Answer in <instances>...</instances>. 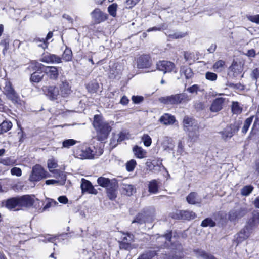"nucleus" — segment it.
<instances>
[{"label": "nucleus", "instance_id": "f257e3e1", "mask_svg": "<svg viewBox=\"0 0 259 259\" xmlns=\"http://www.w3.org/2000/svg\"><path fill=\"white\" fill-rule=\"evenodd\" d=\"M93 125L96 130L97 137L100 141L106 139L111 131V127L109 123L103 119L102 116L99 115L94 116Z\"/></svg>", "mask_w": 259, "mask_h": 259}, {"label": "nucleus", "instance_id": "f03ea898", "mask_svg": "<svg viewBox=\"0 0 259 259\" xmlns=\"http://www.w3.org/2000/svg\"><path fill=\"white\" fill-rule=\"evenodd\" d=\"M249 212L246 204H236L228 213V219L233 223L238 222L241 218L245 217Z\"/></svg>", "mask_w": 259, "mask_h": 259}, {"label": "nucleus", "instance_id": "7ed1b4c3", "mask_svg": "<svg viewBox=\"0 0 259 259\" xmlns=\"http://www.w3.org/2000/svg\"><path fill=\"white\" fill-rule=\"evenodd\" d=\"M190 100L191 97L185 93L163 97L159 99V101L163 104L171 105L187 103Z\"/></svg>", "mask_w": 259, "mask_h": 259}, {"label": "nucleus", "instance_id": "20e7f679", "mask_svg": "<svg viewBox=\"0 0 259 259\" xmlns=\"http://www.w3.org/2000/svg\"><path fill=\"white\" fill-rule=\"evenodd\" d=\"M184 130L188 132V136L192 140H196L199 135V126L194 120L188 116L183 119Z\"/></svg>", "mask_w": 259, "mask_h": 259}, {"label": "nucleus", "instance_id": "39448f33", "mask_svg": "<svg viewBox=\"0 0 259 259\" xmlns=\"http://www.w3.org/2000/svg\"><path fill=\"white\" fill-rule=\"evenodd\" d=\"M48 174L41 165L37 164L33 167L29 180L31 182L39 181L47 178Z\"/></svg>", "mask_w": 259, "mask_h": 259}, {"label": "nucleus", "instance_id": "423d86ee", "mask_svg": "<svg viewBox=\"0 0 259 259\" xmlns=\"http://www.w3.org/2000/svg\"><path fill=\"white\" fill-rule=\"evenodd\" d=\"M253 231L246 225L234 236V243L237 245L246 240Z\"/></svg>", "mask_w": 259, "mask_h": 259}, {"label": "nucleus", "instance_id": "0eeeda50", "mask_svg": "<svg viewBox=\"0 0 259 259\" xmlns=\"http://www.w3.org/2000/svg\"><path fill=\"white\" fill-rule=\"evenodd\" d=\"M239 129L238 123L231 124L227 125L222 131L219 132L222 138L224 140L231 138Z\"/></svg>", "mask_w": 259, "mask_h": 259}, {"label": "nucleus", "instance_id": "6e6552de", "mask_svg": "<svg viewBox=\"0 0 259 259\" xmlns=\"http://www.w3.org/2000/svg\"><path fill=\"white\" fill-rule=\"evenodd\" d=\"M118 187V182L116 179H111V182L106 187V193L108 197L111 200H114L117 197V191Z\"/></svg>", "mask_w": 259, "mask_h": 259}, {"label": "nucleus", "instance_id": "1a4fd4ad", "mask_svg": "<svg viewBox=\"0 0 259 259\" xmlns=\"http://www.w3.org/2000/svg\"><path fill=\"white\" fill-rule=\"evenodd\" d=\"M157 68L159 70L163 71L164 73L172 71L176 73L177 71V69L174 63L165 60L159 61L157 63Z\"/></svg>", "mask_w": 259, "mask_h": 259}, {"label": "nucleus", "instance_id": "9d476101", "mask_svg": "<svg viewBox=\"0 0 259 259\" xmlns=\"http://www.w3.org/2000/svg\"><path fill=\"white\" fill-rule=\"evenodd\" d=\"M243 66L241 62L233 61L229 68L228 75L231 78H235L243 71Z\"/></svg>", "mask_w": 259, "mask_h": 259}, {"label": "nucleus", "instance_id": "9b49d317", "mask_svg": "<svg viewBox=\"0 0 259 259\" xmlns=\"http://www.w3.org/2000/svg\"><path fill=\"white\" fill-rule=\"evenodd\" d=\"M195 212L189 210H177L172 217L175 219L190 220L195 218Z\"/></svg>", "mask_w": 259, "mask_h": 259}, {"label": "nucleus", "instance_id": "f8f14e48", "mask_svg": "<svg viewBox=\"0 0 259 259\" xmlns=\"http://www.w3.org/2000/svg\"><path fill=\"white\" fill-rule=\"evenodd\" d=\"M92 18L95 23L98 24L105 21L107 18V14L103 12L99 9H95L91 13Z\"/></svg>", "mask_w": 259, "mask_h": 259}, {"label": "nucleus", "instance_id": "ddd939ff", "mask_svg": "<svg viewBox=\"0 0 259 259\" xmlns=\"http://www.w3.org/2000/svg\"><path fill=\"white\" fill-rule=\"evenodd\" d=\"M80 187L82 193L86 192L95 195H96L98 193L97 190L94 188L92 183L89 181L83 178L81 179Z\"/></svg>", "mask_w": 259, "mask_h": 259}, {"label": "nucleus", "instance_id": "4468645a", "mask_svg": "<svg viewBox=\"0 0 259 259\" xmlns=\"http://www.w3.org/2000/svg\"><path fill=\"white\" fill-rule=\"evenodd\" d=\"M150 57L148 55H142L137 59V67L141 69L148 68L151 65Z\"/></svg>", "mask_w": 259, "mask_h": 259}, {"label": "nucleus", "instance_id": "2eb2a0df", "mask_svg": "<svg viewBox=\"0 0 259 259\" xmlns=\"http://www.w3.org/2000/svg\"><path fill=\"white\" fill-rule=\"evenodd\" d=\"M42 90L46 96L52 100L56 99L59 95L58 89L55 86L44 87Z\"/></svg>", "mask_w": 259, "mask_h": 259}, {"label": "nucleus", "instance_id": "dca6fc26", "mask_svg": "<svg viewBox=\"0 0 259 259\" xmlns=\"http://www.w3.org/2000/svg\"><path fill=\"white\" fill-rule=\"evenodd\" d=\"M186 201L190 204L200 206L202 199L197 193L192 192L186 197Z\"/></svg>", "mask_w": 259, "mask_h": 259}, {"label": "nucleus", "instance_id": "f3484780", "mask_svg": "<svg viewBox=\"0 0 259 259\" xmlns=\"http://www.w3.org/2000/svg\"><path fill=\"white\" fill-rule=\"evenodd\" d=\"M95 148L88 147L81 150L78 153V157L80 159H93L96 157Z\"/></svg>", "mask_w": 259, "mask_h": 259}, {"label": "nucleus", "instance_id": "a211bd4d", "mask_svg": "<svg viewBox=\"0 0 259 259\" xmlns=\"http://www.w3.org/2000/svg\"><path fill=\"white\" fill-rule=\"evenodd\" d=\"M60 94L63 97H67L71 94V86L66 80H62L59 85Z\"/></svg>", "mask_w": 259, "mask_h": 259}, {"label": "nucleus", "instance_id": "6ab92c4d", "mask_svg": "<svg viewBox=\"0 0 259 259\" xmlns=\"http://www.w3.org/2000/svg\"><path fill=\"white\" fill-rule=\"evenodd\" d=\"M40 61L47 63H60L61 62V58L56 55L48 53L45 54Z\"/></svg>", "mask_w": 259, "mask_h": 259}, {"label": "nucleus", "instance_id": "aec40b11", "mask_svg": "<svg viewBox=\"0 0 259 259\" xmlns=\"http://www.w3.org/2000/svg\"><path fill=\"white\" fill-rule=\"evenodd\" d=\"M19 206L30 207L34 203V199L30 196L24 195L21 197H18Z\"/></svg>", "mask_w": 259, "mask_h": 259}, {"label": "nucleus", "instance_id": "412c9836", "mask_svg": "<svg viewBox=\"0 0 259 259\" xmlns=\"http://www.w3.org/2000/svg\"><path fill=\"white\" fill-rule=\"evenodd\" d=\"M225 99L223 98H217L212 102L210 107L211 112H217L220 111L223 108V104L224 102Z\"/></svg>", "mask_w": 259, "mask_h": 259}, {"label": "nucleus", "instance_id": "4be33fe9", "mask_svg": "<svg viewBox=\"0 0 259 259\" xmlns=\"http://www.w3.org/2000/svg\"><path fill=\"white\" fill-rule=\"evenodd\" d=\"M246 225L253 231L259 225V213H253L252 218L249 219Z\"/></svg>", "mask_w": 259, "mask_h": 259}, {"label": "nucleus", "instance_id": "5701e85b", "mask_svg": "<svg viewBox=\"0 0 259 259\" xmlns=\"http://www.w3.org/2000/svg\"><path fill=\"white\" fill-rule=\"evenodd\" d=\"M122 192L124 194L130 196L136 192V188L132 184H126L122 182L121 184Z\"/></svg>", "mask_w": 259, "mask_h": 259}, {"label": "nucleus", "instance_id": "b1692460", "mask_svg": "<svg viewBox=\"0 0 259 259\" xmlns=\"http://www.w3.org/2000/svg\"><path fill=\"white\" fill-rule=\"evenodd\" d=\"M175 117L168 113H165L162 115L159 121L164 125H170L172 124L175 122Z\"/></svg>", "mask_w": 259, "mask_h": 259}, {"label": "nucleus", "instance_id": "393cba45", "mask_svg": "<svg viewBox=\"0 0 259 259\" xmlns=\"http://www.w3.org/2000/svg\"><path fill=\"white\" fill-rule=\"evenodd\" d=\"M133 151L135 156L138 158L142 159L146 157V151L141 147L135 146Z\"/></svg>", "mask_w": 259, "mask_h": 259}, {"label": "nucleus", "instance_id": "a878e982", "mask_svg": "<svg viewBox=\"0 0 259 259\" xmlns=\"http://www.w3.org/2000/svg\"><path fill=\"white\" fill-rule=\"evenodd\" d=\"M5 206L9 209H12L16 206H19L18 197H13L8 199L6 201Z\"/></svg>", "mask_w": 259, "mask_h": 259}, {"label": "nucleus", "instance_id": "bb28decb", "mask_svg": "<svg viewBox=\"0 0 259 259\" xmlns=\"http://www.w3.org/2000/svg\"><path fill=\"white\" fill-rule=\"evenodd\" d=\"M46 72L51 79H56L58 76V71L56 67L48 66L46 68Z\"/></svg>", "mask_w": 259, "mask_h": 259}, {"label": "nucleus", "instance_id": "cd10ccee", "mask_svg": "<svg viewBox=\"0 0 259 259\" xmlns=\"http://www.w3.org/2000/svg\"><path fill=\"white\" fill-rule=\"evenodd\" d=\"M148 191L152 194H156L158 191V183L156 180H152L149 182Z\"/></svg>", "mask_w": 259, "mask_h": 259}, {"label": "nucleus", "instance_id": "c85d7f7f", "mask_svg": "<svg viewBox=\"0 0 259 259\" xmlns=\"http://www.w3.org/2000/svg\"><path fill=\"white\" fill-rule=\"evenodd\" d=\"M12 127V123L10 121L5 120L0 124V135L7 132Z\"/></svg>", "mask_w": 259, "mask_h": 259}, {"label": "nucleus", "instance_id": "c756f323", "mask_svg": "<svg viewBox=\"0 0 259 259\" xmlns=\"http://www.w3.org/2000/svg\"><path fill=\"white\" fill-rule=\"evenodd\" d=\"M7 97L14 103H19L20 98L15 90L6 94Z\"/></svg>", "mask_w": 259, "mask_h": 259}, {"label": "nucleus", "instance_id": "7c9ffc66", "mask_svg": "<svg viewBox=\"0 0 259 259\" xmlns=\"http://www.w3.org/2000/svg\"><path fill=\"white\" fill-rule=\"evenodd\" d=\"M216 226V223L210 218H207L203 220L201 223V226L203 227H214Z\"/></svg>", "mask_w": 259, "mask_h": 259}, {"label": "nucleus", "instance_id": "2f4dec72", "mask_svg": "<svg viewBox=\"0 0 259 259\" xmlns=\"http://www.w3.org/2000/svg\"><path fill=\"white\" fill-rule=\"evenodd\" d=\"M225 64V61L223 60H218L213 65V69L218 72H221L224 69Z\"/></svg>", "mask_w": 259, "mask_h": 259}, {"label": "nucleus", "instance_id": "473e14b6", "mask_svg": "<svg viewBox=\"0 0 259 259\" xmlns=\"http://www.w3.org/2000/svg\"><path fill=\"white\" fill-rule=\"evenodd\" d=\"M16 160L11 157H6L0 159V163L6 166H13L15 164Z\"/></svg>", "mask_w": 259, "mask_h": 259}, {"label": "nucleus", "instance_id": "72a5a7b5", "mask_svg": "<svg viewBox=\"0 0 259 259\" xmlns=\"http://www.w3.org/2000/svg\"><path fill=\"white\" fill-rule=\"evenodd\" d=\"M97 181L99 186L103 188H106L108 186V184L111 182V179L104 177H100L98 178Z\"/></svg>", "mask_w": 259, "mask_h": 259}, {"label": "nucleus", "instance_id": "f704fd0d", "mask_svg": "<svg viewBox=\"0 0 259 259\" xmlns=\"http://www.w3.org/2000/svg\"><path fill=\"white\" fill-rule=\"evenodd\" d=\"M44 77V74L41 72H34L31 74L30 79L34 82H39Z\"/></svg>", "mask_w": 259, "mask_h": 259}, {"label": "nucleus", "instance_id": "c9c22d12", "mask_svg": "<svg viewBox=\"0 0 259 259\" xmlns=\"http://www.w3.org/2000/svg\"><path fill=\"white\" fill-rule=\"evenodd\" d=\"M72 55L71 50L68 48H66L63 52L61 60L63 59L66 62L69 61L72 59Z\"/></svg>", "mask_w": 259, "mask_h": 259}, {"label": "nucleus", "instance_id": "e433bc0d", "mask_svg": "<svg viewBox=\"0 0 259 259\" xmlns=\"http://www.w3.org/2000/svg\"><path fill=\"white\" fill-rule=\"evenodd\" d=\"M33 42L37 44L38 47H41L44 49L47 48L48 46V42L45 41L44 38H35L33 40Z\"/></svg>", "mask_w": 259, "mask_h": 259}, {"label": "nucleus", "instance_id": "4c0bfd02", "mask_svg": "<svg viewBox=\"0 0 259 259\" xmlns=\"http://www.w3.org/2000/svg\"><path fill=\"white\" fill-rule=\"evenodd\" d=\"M47 164L50 172H53V169L58 166L57 161L53 158L48 160Z\"/></svg>", "mask_w": 259, "mask_h": 259}, {"label": "nucleus", "instance_id": "58836bf2", "mask_svg": "<svg viewBox=\"0 0 259 259\" xmlns=\"http://www.w3.org/2000/svg\"><path fill=\"white\" fill-rule=\"evenodd\" d=\"M253 118V116H252L249 118H247L245 120L244 125H243V126L242 129V132L243 134H245L247 133L251 123L252 122Z\"/></svg>", "mask_w": 259, "mask_h": 259}, {"label": "nucleus", "instance_id": "ea45409f", "mask_svg": "<svg viewBox=\"0 0 259 259\" xmlns=\"http://www.w3.org/2000/svg\"><path fill=\"white\" fill-rule=\"evenodd\" d=\"M166 35L169 38L172 39H178L185 37L186 35L185 33L181 32H171L166 33Z\"/></svg>", "mask_w": 259, "mask_h": 259}, {"label": "nucleus", "instance_id": "a19ab883", "mask_svg": "<svg viewBox=\"0 0 259 259\" xmlns=\"http://www.w3.org/2000/svg\"><path fill=\"white\" fill-rule=\"evenodd\" d=\"M156 255V252L153 250H149L141 255L138 259H151Z\"/></svg>", "mask_w": 259, "mask_h": 259}, {"label": "nucleus", "instance_id": "79ce46f5", "mask_svg": "<svg viewBox=\"0 0 259 259\" xmlns=\"http://www.w3.org/2000/svg\"><path fill=\"white\" fill-rule=\"evenodd\" d=\"M253 187L251 185H247L243 187L241 190V194L243 196L249 195L253 191Z\"/></svg>", "mask_w": 259, "mask_h": 259}, {"label": "nucleus", "instance_id": "37998d69", "mask_svg": "<svg viewBox=\"0 0 259 259\" xmlns=\"http://www.w3.org/2000/svg\"><path fill=\"white\" fill-rule=\"evenodd\" d=\"M145 222V214L143 213H138L135 219L132 221V223H137L142 224Z\"/></svg>", "mask_w": 259, "mask_h": 259}, {"label": "nucleus", "instance_id": "c03bdc74", "mask_svg": "<svg viewBox=\"0 0 259 259\" xmlns=\"http://www.w3.org/2000/svg\"><path fill=\"white\" fill-rule=\"evenodd\" d=\"M181 71L184 74L185 78L187 79L191 78L193 75L192 70L190 67H183Z\"/></svg>", "mask_w": 259, "mask_h": 259}, {"label": "nucleus", "instance_id": "a18cd8bd", "mask_svg": "<svg viewBox=\"0 0 259 259\" xmlns=\"http://www.w3.org/2000/svg\"><path fill=\"white\" fill-rule=\"evenodd\" d=\"M78 142L74 139L65 140L62 142V147L69 148L71 146L75 145Z\"/></svg>", "mask_w": 259, "mask_h": 259}, {"label": "nucleus", "instance_id": "49530a36", "mask_svg": "<svg viewBox=\"0 0 259 259\" xmlns=\"http://www.w3.org/2000/svg\"><path fill=\"white\" fill-rule=\"evenodd\" d=\"M172 249L175 250L176 253H178L181 254H183V248L181 243L179 242L175 243L174 244H171V246L170 247Z\"/></svg>", "mask_w": 259, "mask_h": 259}, {"label": "nucleus", "instance_id": "de8ad7c7", "mask_svg": "<svg viewBox=\"0 0 259 259\" xmlns=\"http://www.w3.org/2000/svg\"><path fill=\"white\" fill-rule=\"evenodd\" d=\"M45 204L44 206L43 209L44 210L51 207L53 206H55L56 204H58V203L55 201L54 200L50 198H47L46 199V201L45 202Z\"/></svg>", "mask_w": 259, "mask_h": 259}, {"label": "nucleus", "instance_id": "09e8293b", "mask_svg": "<svg viewBox=\"0 0 259 259\" xmlns=\"http://www.w3.org/2000/svg\"><path fill=\"white\" fill-rule=\"evenodd\" d=\"M117 9V5L115 3H113L108 7V12L111 16L115 17L116 16Z\"/></svg>", "mask_w": 259, "mask_h": 259}, {"label": "nucleus", "instance_id": "8fccbe9b", "mask_svg": "<svg viewBox=\"0 0 259 259\" xmlns=\"http://www.w3.org/2000/svg\"><path fill=\"white\" fill-rule=\"evenodd\" d=\"M136 165V161L134 159H131L127 161L126 164V169L127 171L128 172L133 171Z\"/></svg>", "mask_w": 259, "mask_h": 259}, {"label": "nucleus", "instance_id": "3c124183", "mask_svg": "<svg viewBox=\"0 0 259 259\" xmlns=\"http://www.w3.org/2000/svg\"><path fill=\"white\" fill-rule=\"evenodd\" d=\"M232 111L234 114H238L241 112L242 109L237 102H233L232 106Z\"/></svg>", "mask_w": 259, "mask_h": 259}, {"label": "nucleus", "instance_id": "603ef678", "mask_svg": "<svg viewBox=\"0 0 259 259\" xmlns=\"http://www.w3.org/2000/svg\"><path fill=\"white\" fill-rule=\"evenodd\" d=\"M4 90L5 94H7V93L11 92L14 90L12 88L11 83L10 81H5V86L4 87Z\"/></svg>", "mask_w": 259, "mask_h": 259}, {"label": "nucleus", "instance_id": "864d4df0", "mask_svg": "<svg viewBox=\"0 0 259 259\" xmlns=\"http://www.w3.org/2000/svg\"><path fill=\"white\" fill-rule=\"evenodd\" d=\"M140 0H126L125 3V7L127 9L133 8Z\"/></svg>", "mask_w": 259, "mask_h": 259}, {"label": "nucleus", "instance_id": "5fc2aeb1", "mask_svg": "<svg viewBox=\"0 0 259 259\" xmlns=\"http://www.w3.org/2000/svg\"><path fill=\"white\" fill-rule=\"evenodd\" d=\"M142 140L145 146L148 147L151 144L152 140L148 135H144L142 137Z\"/></svg>", "mask_w": 259, "mask_h": 259}, {"label": "nucleus", "instance_id": "6e6d98bb", "mask_svg": "<svg viewBox=\"0 0 259 259\" xmlns=\"http://www.w3.org/2000/svg\"><path fill=\"white\" fill-rule=\"evenodd\" d=\"M217 75L215 73L207 72L205 74V77L207 80L214 81L217 79Z\"/></svg>", "mask_w": 259, "mask_h": 259}, {"label": "nucleus", "instance_id": "4d7b16f0", "mask_svg": "<svg viewBox=\"0 0 259 259\" xmlns=\"http://www.w3.org/2000/svg\"><path fill=\"white\" fill-rule=\"evenodd\" d=\"M119 246L120 249L127 250H130L132 248L131 243L124 241H121L119 244Z\"/></svg>", "mask_w": 259, "mask_h": 259}, {"label": "nucleus", "instance_id": "13d9d810", "mask_svg": "<svg viewBox=\"0 0 259 259\" xmlns=\"http://www.w3.org/2000/svg\"><path fill=\"white\" fill-rule=\"evenodd\" d=\"M55 237H52L50 234H47L45 236L43 237L42 238L40 239L39 240L45 243H47V242H53L55 240Z\"/></svg>", "mask_w": 259, "mask_h": 259}, {"label": "nucleus", "instance_id": "bf43d9fd", "mask_svg": "<svg viewBox=\"0 0 259 259\" xmlns=\"http://www.w3.org/2000/svg\"><path fill=\"white\" fill-rule=\"evenodd\" d=\"M117 142L120 143L127 138V134L125 132H121L118 134Z\"/></svg>", "mask_w": 259, "mask_h": 259}, {"label": "nucleus", "instance_id": "052dcab7", "mask_svg": "<svg viewBox=\"0 0 259 259\" xmlns=\"http://www.w3.org/2000/svg\"><path fill=\"white\" fill-rule=\"evenodd\" d=\"M195 55L194 53H191L189 52H184V58L186 61H189L191 60L195 59Z\"/></svg>", "mask_w": 259, "mask_h": 259}, {"label": "nucleus", "instance_id": "680f3d73", "mask_svg": "<svg viewBox=\"0 0 259 259\" xmlns=\"http://www.w3.org/2000/svg\"><path fill=\"white\" fill-rule=\"evenodd\" d=\"M251 77L252 79L255 80L256 82L257 81L259 78V69L258 68H255L252 70Z\"/></svg>", "mask_w": 259, "mask_h": 259}, {"label": "nucleus", "instance_id": "e2e57ef3", "mask_svg": "<svg viewBox=\"0 0 259 259\" xmlns=\"http://www.w3.org/2000/svg\"><path fill=\"white\" fill-rule=\"evenodd\" d=\"M11 173L12 175L20 177L22 175V170L20 168L15 167L11 169Z\"/></svg>", "mask_w": 259, "mask_h": 259}, {"label": "nucleus", "instance_id": "0e129e2a", "mask_svg": "<svg viewBox=\"0 0 259 259\" xmlns=\"http://www.w3.org/2000/svg\"><path fill=\"white\" fill-rule=\"evenodd\" d=\"M127 236H125L123 238L122 241L131 243L133 241L134 236L130 233H127L126 234Z\"/></svg>", "mask_w": 259, "mask_h": 259}, {"label": "nucleus", "instance_id": "69168bd1", "mask_svg": "<svg viewBox=\"0 0 259 259\" xmlns=\"http://www.w3.org/2000/svg\"><path fill=\"white\" fill-rule=\"evenodd\" d=\"M199 87L197 84L193 85L192 86L188 88L187 89V91H188L190 93H197L198 91L199 90Z\"/></svg>", "mask_w": 259, "mask_h": 259}, {"label": "nucleus", "instance_id": "338daca9", "mask_svg": "<svg viewBox=\"0 0 259 259\" xmlns=\"http://www.w3.org/2000/svg\"><path fill=\"white\" fill-rule=\"evenodd\" d=\"M132 100L135 104H139L143 101L144 98L142 96H133Z\"/></svg>", "mask_w": 259, "mask_h": 259}, {"label": "nucleus", "instance_id": "774afa93", "mask_svg": "<svg viewBox=\"0 0 259 259\" xmlns=\"http://www.w3.org/2000/svg\"><path fill=\"white\" fill-rule=\"evenodd\" d=\"M248 19L253 22L257 24L259 23V15L250 16L248 17Z\"/></svg>", "mask_w": 259, "mask_h": 259}]
</instances>
